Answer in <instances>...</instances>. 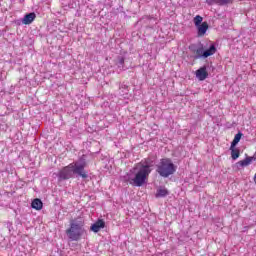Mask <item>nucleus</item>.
I'll use <instances>...</instances> for the list:
<instances>
[{
    "label": "nucleus",
    "mask_w": 256,
    "mask_h": 256,
    "mask_svg": "<svg viewBox=\"0 0 256 256\" xmlns=\"http://www.w3.org/2000/svg\"><path fill=\"white\" fill-rule=\"evenodd\" d=\"M196 77L199 81H205L209 77V73L207 72V66H202L196 71Z\"/></svg>",
    "instance_id": "7"
},
{
    "label": "nucleus",
    "mask_w": 256,
    "mask_h": 256,
    "mask_svg": "<svg viewBox=\"0 0 256 256\" xmlns=\"http://www.w3.org/2000/svg\"><path fill=\"white\" fill-rule=\"evenodd\" d=\"M35 17H37V15L35 14V12H31L26 14L23 19H22V23L23 25H31V23L33 21H35Z\"/></svg>",
    "instance_id": "9"
},
{
    "label": "nucleus",
    "mask_w": 256,
    "mask_h": 256,
    "mask_svg": "<svg viewBox=\"0 0 256 256\" xmlns=\"http://www.w3.org/2000/svg\"><path fill=\"white\" fill-rule=\"evenodd\" d=\"M87 167V159L85 156L80 157L77 161L70 163L68 166L62 168L58 173V181H67L73 178L74 175L82 177V179H87L89 175L85 171Z\"/></svg>",
    "instance_id": "1"
},
{
    "label": "nucleus",
    "mask_w": 256,
    "mask_h": 256,
    "mask_svg": "<svg viewBox=\"0 0 256 256\" xmlns=\"http://www.w3.org/2000/svg\"><path fill=\"white\" fill-rule=\"evenodd\" d=\"M194 25L196 27H199V25H202L203 23V17L201 15H197L196 17H194Z\"/></svg>",
    "instance_id": "17"
},
{
    "label": "nucleus",
    "mask_w": 256,
    "mask_h": 256,
    "mask_svg": "<svg viewBox=\"0 0 256 256\" xmlns=\"http://www.w3.org/2000/svg\"><path fill=\"white\" fill-rule=\"evenodd\" d=\"M167 195H169V191L166 188L160 187L157 189L155 197L159 199L161 197H167Z\"/></svg>",
    "instance_id": "15"
},
{
    "label": "nucleus",
    "mask_w": 256,
    "mask_h": 256,
    "mask_svg": "<svg viewBox=\"0 0 256 256\" xmlns=\"http://www.w3.org/2000/svg\"><path fill=\"white\" fill-rule=\"evenodd\" d=\"M151 171V166L143 165L135 174L134 178H132L131 176L128 177V182L134 187H143V185L147 183V177L151 175Z\"/></svg>",
    "instance_id": "4"
},
{
    "label": "nucleus",
    "mask_w": 256,
    "mask_h": 256,
    "mask_svg": "<svg viewBox=\"0 0 256 256\" xmlns=\"http://www.w3.org/2000/svg\"><path fill=\"white\" fill-rule=\"evenodd\" d=\"M253 161H256V154L253 156H247L244 160H240L236 163V169L240 170L243 169V167H249L253 163Z\"/></svg>",
    "instance_id": "6"
},
{
    "label": "nucleus",
    "mask_w": 256,
    "mask_h": 256,
    "mask_svg": "<svg viewBox=\"0 0 256 256\" xmlns=\"http://www.w3.org/2000/svg\"><path fill=\"white\" fill-rule=\"evenodd\" d=\"M101 229H105V221H103V219H98L90 227V231H93V233H99V231H101Z\"/></svg>",
    "instance_id": "8"
},
{
    "label": "nucleus",
    "mask_w": 256,
    "mask_h": 256,
    "mask_svg": "<svg viewBox=\"0 0 256 256\" xmlns=\"http://www.w3.org/2000/svg\"><path fill=\"white\" fill-rule=\"evenodd\" d=\"M192 52L195 54L194 59H207V57H211L217 53V47L215 44H211L208 49H205L203 44H199L192 48Z\"/></svg>",
    "instance_id": "5"
},
{
    "label": "nucleus",
    "mask_w": 256,
    "mask_h": 256,
    "mask_svg": "<svg viewBox=\"0 0 256 256\" xmlns=\"http://www.w3.org/2000/svg\"><path fill=\"white\" fill-rule=\"evenodd\" d=\"M116 67L119 69V71H125V57L118 56L114 61Z\"/></svg>",
    "instance_id": "11"
},
{
    "label": "nucleus",
    "mask_w": 256,
    "mask_h": 256,
    "mask_svg": "<svg viewBox=\"0 0 256 256\" xmlns=\"http://www.w3.org/2000/svg\"><path fill=\"white\" fill-rule=\"evenodd\" d=\"M196 27L198 29V32H197L198 37H203V35L207 33V29H209V24L207 22H202V24Z\"/></svg>",
    "instance_id": "10"
},
{
    "label": "nucleus",
    "mask_w": 256,
    "mask_h": 256,
    "mask_svg": "<svg viewBox=\"0 0 256 256\" xmlns=\"http://www.w3.org/2000/svg\"><path fill=\"white\" fill-rule=\"evenodd\" d=\"M31 207L36 211H41V209H43V201H41L39 198H36L32 201Z\"/></svg>",
    "instance_id": "13"
},
{
    "label": "nucleus",
    "mask_w": 256,
    "mask_h": 256,
    "mask_svg": "<svg viewBox=\"0 0 256 256\" xmlns=\"http://www.w3.org/2000/svg\"><path fill=\"white\" fill-rule=\"evenodd\" d=\"M119 89L120 91H122L120 92V95H127V93H129V90L127 89V85L125 84H120Z\"/></svg>",
    "instance_id": "18"
},
{
    "label": "nucleus",
    "mask_w": 256,
    "mask_h": 256,
    "mask_svg": "<svg viewBox=\"0 0 256 256\" xmlns=\"http://www.w3.org/2000/svg\"><path fill=\"white\" fill-rule=\"evenodd\" d=\"M66 235L70 241H79L85 235V221H83V218L71 220Z\"/></svg>",
    "instance_id": "2"
},
{
    "label": "nucleus",
    "mask_w": 256,
    "mask_h": 256,
    "mask_svg": "<svg viewBox=\"0 0 256 256\" xmlns=\"http://www.w3.org/2000/svg\"><path fill=\"white\" fill-rule=\"evenodd\" d=\"M241 137H243V133L239 132L235 135L233 141L231 142L232 147H237V144L241 141Z\"/></svg>",
    "instance_id": "16"
},
{
    "label": "nucleus",
    "mask_w": 256,
    "mask_h": 256,
    "mask_svg": "<svg viewBox=\"0 0 256 256\" xmlns=\"http://www.w3.org/2000/svg\"><path fill=\"white\" fill-rule=\"evenodd\" d=\"M230 151H231V157L233 159V161H237V159H239V156L241 155V151L233 146H230Z\"/></svg>",
    "instance_id": "14"
},
{
    "label": "nucleus",
    "mask_w": 256,
    "mask_h": 256,
    "mask_svg": "<svg viewBox=\"0 0 256 256\" xmlns=\"http://www.w3.org/2000/svg\"><path fill=\"white\" fill-rule=\"evenodd\" d=\"M254 183L256 184V173L254 175Z\"/></svg>",
    "instance_id": "19"
},
{
    "label": "nucleus",
    "mask_w": 256,
    "mask_h": 256,
    "mask_svg": "<svg viewBox=\"0 0 256 256\" xmlns=\"http://www.w3.org/2000/svg\"><path fill=\"white\" fill-rule=\"evenodd\" d=\"M233 0H206L207 5H229Z\"/></svg>",
    "instance_id": "12"
},
{
    "label": "nucleus",
    "mask_w": 256,
    "mask_h": 256,
    "mask_svg": "<svg viewBox=\"0 0 256 256\" xmlns=\"http://www.w3.org/2000/svg\"><path fill=\"white\" fill-rule=\"evenodd\" d=\"M177 172V166L173 164L171 158H162L156 164V173L160 177L167 179V177H171V175H175Z\"/></svg>",
    "instance_id": "3"
}]
</instances>
